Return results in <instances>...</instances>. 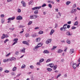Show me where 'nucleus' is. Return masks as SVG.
I'll return each mask as SVG.
<instances>
[{"instance_id":"1","label":"nucleus","mask_w":80,"mask_h":80,"mask_svg":"<svg viewBox=\"0 0 80 80\" xmlns=\"http://www.w3.org/2000/svg\"><path fill=\"white\" fill-rule=\"evenodd\" d=\"M37 17H38V16L35 15H31L30 16V18H31V19H34L35 18H37Z\"/></svg>"},{"instance_id":"2","label":"nucleus","mask_w":80,"mask_h":80,"mask_svg":"<svg viewBox=\"0 0 80 80\" xmlns=\"http://www.w3.org/2000/svg\"><path fill=\"white\" fill-rule=\"evenodd\" d=\"M41 7H42V6L35 7L32 8V10H38V9H40V8H41Z\"/></svg>"},{"instance_id":"3","label":"nucleus","mask_w":80,"mask_h":80,"mask_svg":"<svg viewBox=\"0 0 80 80\" xmlns=\"http://www.w3.org/2000/svg\"><path fill=\"white\" fill-rule=\"evenodd\" d=\"M52 40L51 39H48L46 41V44H48L52 42Z\"/></svg>"},{"instance_id":"4","label":"nucleus","mask_w":80,"mask_h":80,"mask_svg":"<svg viewBox=\"0 0 80 80\" xmlns=\"http://www.w3.org/2000/svg\"><path fill=\"white\" fill-rule=\"evenodd\" d=\"M42 46V43H39L38 45V46H36L35 48H38L39 47H41V46Z\"/></svg>"},{"instance_id":"5","label":"nucleus","mask_w":80,"mask_h":80,"mask_svg":"<svg viewBox=\"0 0 80 80\" xmlns=\"http://www.w3.org/2000/svg\"><path fill=\"white\" fill-rule=\"evenodd\" d=\"M17 19L18 20H22V19H23V18H22V16H19L17 18Z\"/></svg>"},{"instance_id":"6","label":"nucleus","mask_w":80,"mask_h":80,"mask_svg":"<svg viewBox=\"0 0 80 80\" xmlns=\"http://www.w3.org/2000/svg\"><path fill=\"white\" fill-rule=\"evenodd\" d=\"M21 2V3L22 4L23 7H26V3L24 1H22Z\"/></svg>"},{"instance_id":"7","label":"nucleus","mask_w":80,"mask_h":80,"mask_svg":"<svg viewBox=\"0 0 80 80\" xmlns=\"http://www.w3.org/2000/svg\"><path fill=\"white\" fill-rule=\"evenodd\" d=\"M22 43L26 44L27 45H29V43L26 41H23L22 42Z\"/></svg>"},{"instance_id":"8","label":"nucleus","mask_w":80,"mask_h":80,"mask_svg":"<svg viewBox=\"0 0 80 80\" xmlns=\"http://www.w3.org/2000/svg\"><path fill=\"white\" fill-rule=\"evenodd\" d=\"M72 67L74 69H75L77 68V64L74 63Z\"/></svg>"},{"instance_id":"9","label":"nucleus","mask_w":80,"mask_h":80,"mask_svg":"<svg viewBox=\"0 0 80 80\" xmlns=\"http://www.w3.org/2000/svg\"><path fill=\"white\" fill-rule=\"evenodd\" d=\"M15 17H14L13 18H8V20H13L15 19Z\"/></svg>"},{"instance_id":"10","label":"nucleus","mask_w":80,"mask_h":80,"mask_svg":"<svg viewBox=\"0 0 80 80\" xmlns=\"http://www.w3.org/2000/svg\"><path fill=\"white\" fill-rule=\"evenodd\" d=\"M49 66H50V67H51V68H52L53 67H54V64L52 63H51L49 64Z\"/></svg>"},{"instance_id":"11","label":"nucleus","mask_w":80,"mask_h":80,"mask_svg":"<svg viewBox=\"0 0 80 80\" xmlns=\"http://www.w3.org/2000/svg\"><path fill=\"white\" fill-rule=\"evenodd\" d=\"M54 32H55V31L54 30L52 29L51 31V32H50V35H52L53 33H54Z\"/></svg>"},{"instance_id":"12","label":"nucleus","mask_w":80,"mask_h":80,"mask_svg":"<svg viewBox=\"0 0 80 80\" xmlns=\"http://www.w3.org/2000/svg\"><path fill=\"white\" fill-rule=\"evenodd\" d=\"M40 40L41 39L40 38H38L36 39V41L39 42H40Z\"/></svg>"},{"instance_id":"13","label":"nucleus","mask_w":80,"mask_h":80,"mask_svg":"<svg viewBox=\"0 0 80 80\" xmlns=\"http://www.w3.org/2000/svg\"><path fill=\"white\" fill-rule=\"evenodd\" d=\"M44 53H48L49 52L47 50H45L43 51Z\"/></svg>"},{"instance_id":"14","label":"nucleus","mask_w":80,"mask_h":80,"mask_svg":"<svg viewBox=\"0 0 80 80\" xmlns=\"http://www.w3.org/2000/svg\"><path fill=\"white\" fill-rule=\"evenodd\" d=\"M17 70V67H14L12 68V71L13 72H15Z\"/></svg>"},{"instance_id":"15","label":"nucleus","mask_w":80,"mask_h":80,"mask_svg":"<svg viewBox=\"0 0 80 80\" xmlns=\"http://www.w3.org/2000/svg\"><path fill=\"white\" fill-rule=\"evenodd\" d=\"M57 65H54V67L53 68V69L54 70H56V69H57Z\"/></svg>"},{"instance_id":"16","label":"nucleus","mask_w":80,"mask_h":80,"mask_svg":"<svg viewBox=\"0 0 80 80\" xmlns=\"http://www.w3.org/2000/svg\"><path fill=\"white\" fill-rule=\"evenodd\" d=\"M38 13V10H36L34 11V13L35 15H37V14Z\"/></svg>"},{"instance_id":"17","label":"nucleus","mask_w":80,"mask_h":80,"mask_svg":"<svg viewBox=\"0 0 80 80\" xmlns=\"http://www.w3.org/2000/svg\"><path fill=\"white\" fill-rule=\"evenodd\" d=\"M18 39L17 38H15L13 40V42H17H17H18L17 41H18Z\"/></svg>"},{"instance_id":"18","label":"nucleus","mask_w":80,"mask_h":80,"mask_svg":"<svg viewBox=\"0 0 80 80\" xmlns=\"http://www.w3.org/2000/svg\"><path fill=\"white\" fill-rule=\"evenodd\" d=\"M72 13H74V12H77V9H73L72 11Z\"/></svg>"},{"instance_id":"19","label":"nucleus","mask_w":80,"mask_h":80,"mask_svg":"<svg viewBox=\"0 0 80 80\" xmlns=\"http://www.w3.org/2000/svg\"><path fill=\"white\" fill-rule=\"evenodd\" d=\"M66 35H70V36H71L72 34H70V32L68 31L66 32Z\"/></svg>"},{"instance_id":"20","label":"nucleus","mask_w":80,"mask_h":80,"mask_svg":"<svg viewBox=\"0 0 80 80\" xmlns=\"http://www.w3.org/2000/svg\"><path fill=\"white\" fill-rule=\"evenodd\" d=\"M25 48H23V49H22L21 51V52H23V53H25Z\"/></svg>"},{"instance_id":"21","label":"nucleus","mask_w":80,"mask_h":80,"mask_svg":"<svg viewBox=\"0 0 80 80\" xmlns=\"http://www.w3.org/2000/svg\"><path fill=\"white\" fill-rule=\"evenodd\" d=\"M63 52V50H61V49H59L58 50V53H61V52Z\"/></svg>"},{"instance_id":"22","label":"nucleus","mask_w":80,"mask_h":80,"mask_svg":"<svg viewBox=\"0 0 80 80\" xmlns=\"http://www.w3.org/2000/svg\"><path fill=\"white\" fill-rule=\"evenodd\" d=\"M5 34H2V36L1 37V39H3V38H5Z\"/></svg>"},{"instance_id":"23","label":"nucleus","mask_w":80,"mask_h":80,"mask_svg":"<svg viewBox=\"0 0 80 80\" xmlns=\"http://www.w3.org/2000/svg\"><path fill=\"white\" fill-rule=\"evenodd\" d=\"M71 2L70 1H68L66 2V4L67 5H68Z\"/></svg>"},{"instance_id":"24","label":"nucleus","mask_w":80,"mask_h":80,"mask_svg":"<svg viewBox=\"0 0 80 80\" xmlns=\"http://www.w3.org/2000/svg\"><path fill=\"white\" fill-rule=\"evenodd\" d=\"M78 21H76L75 22V23L74 24V26H75V25H78Z\"/></svg>"},{"instance_id":"25","label":"nucleus","mask_w":80,"mask_h":80,"mask_svg":"<svg viewBox=\"0 0 80 80\" xmlns=\"http://www.w3.org/2000/svg\"><path fill=\"white\" fill-rule=\"evenodd\" d=\"M26 66L24 64H23L22 66L21 67L22 68H25Z\"/></svg>"},{"instance_id":"26","label":"nucleus","mask_w":80,"mask_h":80,"mask_svg":"<svg viewBox=\"0 0 80 80\" xmlns=\"http://www.w3.org/2000/svg\"><path fill=\"white\" fill-rule=\"evenodd\" d=\"M47 70H48V71H49V72H51V70H52V69L51 68H47Z\"/></svg>"},{"instance_id":"27","label":"nucleus","mask_w":80,"mask_h":80,"mask_svg":"<svg viewBox=\"0 0 80 80\" xmlns=\"http://www.w3.org/2000/svg\"><path fill=\"white\" fill-rule=\"evenodd\" d=\"M38 33L39 34H42V33H43V32L40 31Z\"/></svg>"},{"instance_id":"28","label":"nucleus","mask_w":80,"mask_h":80,"mask_svg":"<svg viewBox=\"0 0 80 80\" xmlns=\"http://www.w3.org/2000/svg\"><path fill=\"white\" fill-rule=\"evenodd\" d=\"M43 61H44V59H41L39 61V63H41L42 62H43Z\"/></svg>"},{"instance_id":"29","label":"nucleus","mask_w":80,"mask_h":80,"mask_svg":"<svg viewBox=\"0 0 80 80\" xmlns=\"http://www.w3.org/2000/svg\"><path fill=\"white\" fill-rule=\"evenodd\" d=\"M32 21H30L28 23V25H31V24H32Z\"/></svg>"},{"instance_id":"30","label":"nucleus","mask_w":80,"mask_h":80,"mask_svg":"<svg viewBox=\"0 0 80 80\" xmlns=\"http://www.w3.org/2000/svg\"><path fill=\"white\" fill-rule=\"evenodd\" d=\"M56 48H57V47L53 46V48H52V50H54Z\"/></svg>"},{"instance_id":"31","label":"nucleus","mask_w":80,"mask_h":80,"mask_svg":"<svg viewBox=\"0 0 80 80\" xmlns=\"http://www.w3.org/2000/svg\"><path fill=\"white\" fill-rule=\"evenodd\" d=\"M25 36L26 37H29V34L28 33H27L25 34Z\"/></svg>"},{"instance_id":"32","label":"nucleus","mask_w":80,"mask_h":80,"mask_svg":"<svg viewBox=\"0 0 80 80\" xmlns=\"http://www.w3.org/2000/svg\"><path fill=\"white\" fill-rule=\"evenodd\" d=\"M48 6L50 8H52V5H51V4H48Z\"/></svg>"},{"instance_id":"33","label":"nucleus","mask_w":80,"mask_h":80,"mask_svg":"<svg viewBox=\"0 0 80 80\" xmlns=\"http://www.w3.org/2000/svg\"><path fill=\"white\" fill-rule=\"evenodd\" d=\"M70 52H72V53H73L74 52V50L73 49H71L70 50Z\"/></svg>"},{"instance_id":"34","label":"nucleus","mask_w":80,"mask_h":80,"mask_svg":"<svg viewBox=\"0 0 80 80\" xmlns=\"http://www.w3.org/2000/svg\"><path fill=\"white\" fill-rule=\"evenodd\" d=\"M30 68H31V69H33L34 68V67H33V65L30 66Z\"/></svg>"},{"instance_id":"35","label":"nucleus","mask_w":80,"mask_h":80,"mask_svg":"<svg viewBox=\"0 0 80 80\" xmlns=\"http://www.w3.org/2000/svg\"><path fill=\"white\" fill-rule=\"evenodd\" d=\"M77 7V5H76V4H74L73 6V8H75V7Z\"/></svg>"},{"instance_id":"36","label":"nucleus","mask_w":80,"mask_h":80,"mask_svg":"<svg viewBox=\"0 0 80 80\" xmlns=\"http://www.w3.org/2000/svg\"><path fill=\"white\" fill-rule=\"evenodd\" d=\"M17 11L19 13H20V12H21V10L20 9H18Z\"/></svg>"},{"instance_id":"37","label":"nucleus","mask_w":80,"mask_h":80,"mask_svg":"<svg viewBox=\"0 0 80 80\" xmlns=\"http://www.w3.org/2000/svg\"><path fill=\"white\" fill-rule=\"evenodd\" d=\"M4 72L5 73H9L10 72V71H8L7 70H5L4 71Z\"/></svg>"},{"instance_id":"38","label":"nucleus","mask_w":80,"mask_h":80,"mask_svg":"<svg viewBox=\"0 0 80 80\" xmlns=\"http://www.w3.org/2000/svg\"><path fill=\"white\" fill-rule=\"evenodd\" d=\"M46 6H47V5L45 3H44L42 5V7H45Z\"/></svg>"},{"instance_id":"39","label":"nucleus","mask_w":80,"mask_h":80,"mask_svg":"<svg viewBox=\"0 0 80 80\" xmlns=\"http://www.w3.org/2000/svg\"><path fill=\"white\" fill-rule=\"evenodd\" d=\"M67 42L68 44L70 43V41L69 40H67Z\"/></svg>"},{"instance_id":"40","label":"nucleus","mask_w":80,"mask_h":80,"mask_svg":"<svg viewBox=\"0 0 80 80\" xmlns=\"http://www.w3.org/2000/svg\"><path fill=\"white\" fill-rule=\"evenodd\" d=\"M9 40H8V39H6L4 41V43H6V42H8V41Z\"/></svg>"},{"instance_id":"41","label":"nucleus","mask_w":80,"mask_h":80,"mask_svg":"<svg viewBox=\"0 0 80 80\" xmlns=\"http://www.w3.org/2000/svg\"><path fill=\"white\" fill-rule=\"evenodd\" d=\"M64 29V28L63 27L62 28H61L60 29V30L61 31H63Z\"/></svg>"},{"instance_id":"42","label":"nucleus","mask_w":80,"mask_h":80,"mask_svg":"<svg viewBox=\"0 0 80 80\" xmlns=\"http://www.w3.org/2000/svg\"><path fill=\"white\" fill-rule=\"evenodd\" d=\"M32 3V1H30L28 3V5H30Z\"/></svg>"},{"instance_id":"43","label":"nucleus","mask_w":80,"mask_h":80,"mask_svg":"<svg viewBox=\"0 0 80 80\" xmlns=\"http://www.w3.org/2000/svg\"><path fill=\"white\" fill-rule=\"evenodd\" d=\"M51 60L50 59H48L46 61L47 63V62H50V61Z\"/></svg>"},{"instance_id":"44","label":"nucleus","mask_w":80,"mask_h":80,"mask_svg":"<svg viewBox=\"0 0 80 80\" xmlns=\"http://www.w3.org/2000/svg\"><path fill=\"white\" fill-rule=\"evenodd\" d=\"M33 37H37V35H36V34H34L32 35Z\"/></svg>"},{"instance_id":"45","label":"nucleus","mask_w":80,"mask_h":80,"mask_svg":"<svg viewBox=\"0 0 80 80\" xmlns=\"http://www.w3.org/2000/svg\"><path fill=\"white\" fill-rule=\"evenodd\" d=\"M18 54H19L18 52H16L15 53V55H18Z\"/></svg>"},{"instance_id":"46","label":"nucleus","mask_w":80,"mask_h":80,"mask_svg":"<svg viewBox=\"0 0 80 80\" xmlns=\"http://www.w3.org/2000/svg\"><path fill=\"white\" fill-rule=\"evenodd\" d=\"M61 75H62V74H59V75H58L57 77V78H58V77H60V76H61Z\"/></svg>"},{"instance_id":"47","label":"nucleus","mask_w":80,"mask_h":80,"mask_svg":"<svg viewBox=\"0 0 80 80\" xmlns=\"http://www.w3.org/2000/svg\"><path fill=\"white\" fill-rule=\"evenodd\" d=\"M2 70H3V68H2L0 67V72H2Z\"/></svg>"},{"instance_id":"48","label":"nucleus","mask_w":80,"mask_h":80,"mask_svg":"<svg viewBox=\"0 0 80 80\" xmlns=\"http://www.w3.org/2000/svg\"><path fill=\"white\" fill-rule=\"evenodd\" d=\"M9 29L10 30H13L15 29V28H10Z\"/></svg>"},{"instance_id":"49","label":"nucleus","mask_w":80,"mask_h":80,"mask_svg":"<svg viewBox=\"0 0 80 80\" xmlns=\"http://www.w3.org/2000/svg\"><path fill=\"white\" fill-rule=\"evenodd\" d=\"M72 30H74V29H76V27H74V26H73L72 28Z\"/></svg>"},{"instance_id":"50","label":"nucleus","mask_w":80,"mask_h":80,"mask_svg":"<svg viewBox=\"0 0 80 80\" xmlns=\"http://www.w3.org/2000/svg\"><path fill=\"white\" fill-rule=\"evenodd\" d=\"M5 17V15L3 14H2L1 15V17L2 18V17Z\"/></svg>"},{"instance_id":"51","label":"nucleus","mask_w":80,"mask_h":80,"mask_svg":"<svg viewBox=\"0 0 80 80\" xmlns=\"http://www.w3.org/2000/svg\"><path fill=\"white\" fill-rule=\"evenodd\" d=\"M67 48H68L66 47L65 49L64 50V52H67Z\"/></svg>"},{"instance_id":"52","label":"nucleus","mask_w":80,"mask_h":80,"mask_svg":"<svg viewBox=\"0 0 80 80\" xmlns=\"http://www.w3.org/2000/svg\"><path fill=\"white\" fill-rule=\"evenodd\" d=\"M4 22H5L4 20L3 19L1 20V22L2 23H4Z\"/></svg>"},{"instance_id":"53","label":"nucleus","mask_w":80,"mask_h":80,"mask_svg":"<svg viewBox=\"0 0 80 80\" xmlns=\"http://www.w3.org/2000/svg\"><path fill=\"white\" fill-rule=\"evenodd\" d=\"M67 28H70V25H68L67 26Z\"/></svg>"},{"instance_id":"54","label":"nucleus","mask_w":80,"mask_h":80,"mask_svg":"<svg viewBox=\"0 0 80 80\" xmlns=\"http://www.w3.org/2000/svg\"><path fill=\"white\" fill-rule=\"evenodd\" d=\"M17 43V42H13V43L12 44V45H15V44H16V43Z\"/></svg>"},{"instance_id":"55","label":"nucleus","mask_w":80,"mask_h":80,"mask_svg":"<svg viewBox=\"0 0 80 80\" xmlns=\"http://www.w3.org/2000/svg\"><path fill=\"white\" fill-rule=\"evenodd\" d=\"M10 53H9L7 55H6V57H8V56L10 55Z\"/></svg>"},{"instance_id":"56","label":"nucleus","mask_w":80,"mask_h":80,"mask_svg":"<svg viewBox=\"0 0 80 80\" xmlns=\"http://www.w3.org/2000/svg\"><path fill=\"white\" fill-rule=\"evenodd\" d=\"M11 74L12 75H15V73L14 72H11Z\"/></svg>"},{"instance_id":"57","label":"nucleus","mask_w":80,"mask_h":80,"mask_svg":"<svg viewBox=\"0 0 80 80\" xmlns=\"http://www.w3.org/2000/svg\"><path fill=\"white\" fill-rule=\"evenodd\" d=\"M48 2L49 3H52V1H48Z\"/></svg>"},{"instance_id":"58","label":"nucleus","mask_w":80,"mask_h":80,"mask_svg":"<svg viewBox=\"0 0 80 80\" xmlns=\"http://www.w3.org/2000/svg\"><path fill=\"white\" fill-rule=\"evenodd\" d=\"M63 27L64 28V30H65V29L67 28V27H66V26H64V27L63 26Z\"/></svg>"},{"instance_id":"59","label":"nucleus","mask_w":80,"mask_h":80,"mask_svg":"<svg viewBox=\"0 0 80 80\" xmlns=\"http://www.w3.org/2000/svg\"><path fill=\"white\" fill-rule=\"evenodd\" d=\"M5 38H7V37H8V36L7 35H5Z\"/></svg>"},{"instance_id":"60","label":"nucleus","mask_w":80,"mask_h":80,"mask_svg":"<svg viewBox=\"0 0 80 80\" xmlns=\"http://www.w3.org/2000/svg\"><path fill=\"white\" fill-rule=\"evenodd\" d=\"M23 27L22 25H20L19 26V28H23Z\"/></svg>"},{"instance_id":"61","label":"nucleus","mask_w":80,"mask_h":80,"mask_svg":"<svg viewBox=\"0 0 80 80\" xmlns=\"http://www.w3.org/2000/svg\"><path fill=\"white\" fill-rule=\"evenodd\" d=\"M68 24H71V21H69L68 22Z\"/></svg>"},{"instance_id":"62","label":"nucleus","mask_w":80,"mask_h":80,"mask_svg":"<svg viewBox=\"0 0 80 80\" xmlns=\"http://www.w3.org/2000/svg\"><path fill=\"white\" fill-rule=\"evenodd\" d=\"M55 10H56V11L57 12H58V9L57 8H56V9H55Z\"/></svg>"},{"instance_id":"63","label":"nucleus","mask_w":80,"mask_h":80,"mask_svg":"<svg viewBox=\"0 0 80 80\" xmlns=\"http://www.w3.org/2000/svg\"><path fill=\"white\" fill-rule=\"evenodd\" d=\"M37 64H38V65H40V62H38L37 63Z\"/></svg>"},{"instance_id":"64","label":"nucleus","mask_w":80,"mask_h":80,"mask_svg":"<svg viewBox=\"0 0 80 80\" xmlns=\"http://www.w3.org/2000/svg\"><path fill=\"white\" fill-rule=\"evenodd\" d=\"M4 62H7V60L6 59H4L3 60Z\"/></svg>"}]
</instances>
